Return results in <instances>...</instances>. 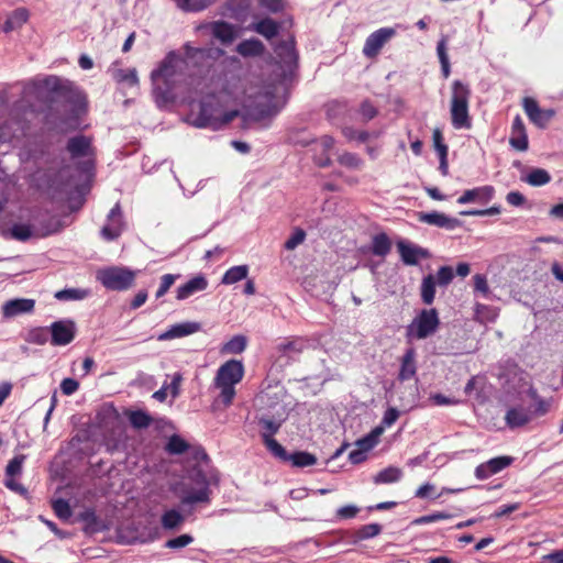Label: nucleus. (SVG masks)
<instances>
[{
  "label": "nucleus",
  "mask_w": 563,
  "mask_h": 563,
  "mask_svg": "<svg viewBox=\"0 0 563 563\" xmlns=\"http://www.w3.org/2000/svg\"><path fill=\"white\" fill-rule=\"evenodd\" d=\"M274 46L275 62L262 65L257 56L263 52L262 42L249 37V129L268 128L287 103V81L292 80L298 68L295 37H266Z\"/></svg>",
  "instance_id": "obj_1"
},
{
  "label": "nucleus",
  "mask_w": 563,
  "mask_h": 563,
  "mask_svg": "<svg viewBox=\"0 0 563 563\" xmlns=\"http://www.w3.org/2000/svg\"><path fill=\"white\" fill-rule=\"evenodd\" d=\"M42 87L48 93L47 100L51 110L55 109L54 104L62 103L64 113L68 118L76 119L78 117L82 97L70 81L57 76H48L42 80Z\"/></svg>",
  "instance_id": "obj_2"
},
{
  "label": "nucleus",
  "mask_w": 563,
  "mask_h": 563,
  "mask_svg": "<svg viewBox=\"0 0 563 563\" xmlns=\"http://www.w3.org/2000/svg\"><path fill=\"white\" fill-rule=\"evenodd\" d=\"M243 376L244 366L242 362L230 360L222 364L218 368L212 383V387L219 391L214 405L231 406L236 395L235 385L242 380Z\"/></svg>",
  "instance_id": "obj_3"
},
{
  "label": "nucleus",
  "mask_w": 563,
  "mask_h": 563,
  "mask_svg": "<svg viewBox=\"0 0 563 563\" xmlns=\"http://www.w3.org/2000/svg\"><path fill=\"white\" fill-rule=\"evenodd\" d=\"M239 115L243 121L246 120V115L241 114L238 110L224 111L220 98L216 95H208L200 102L195 125L216 131L222 129Z\"/></svg>",
  "instance_id": "obj_4"
},
{
  "label": "nucleus",
  "mask_w": 563,
  "mask_h": 563,
  "mask_svg": "<svg viewBox=\"0 0 563 563\" xmlns=\"http://www.w3.org/2000/svg\"><path fill=\"white\" fill-rule=\"evenodd\" d=\"M183 60L175 54L169 53L161 63L159 67L152 71L151 79L157 93L167 98L181 78L179 65Z\"/></svg>",
  "instance_id": "obj_5"
},
{
  "label": "nucleus",
  "mask_w": 563,
  "mask_h": 563,
  "mask_svg": "<svg viewBox=\"0 0 563 563\" xmlns=\"http://www.w3.org/2000/svg\"><path fill=\"white\" fill-rule=\"evenodd\" d=\"M285 422L280 415L261 413L255 416L254 423L258 428L262 443L271 455L284 456L285 448L274 439Z\"/></svg>",
  "instance_id": "obj_6"
},
{
  "label": "nucleus",
  "mask_w": 563,
  "mask_h": 563,
  "mask_svg": "<svg viewBox=\"0 0 563 563\" xmlns=\"http://www.w3.org/2000/svg\"><path fill=\"white\" fill-rule=\"evenodd\" d=\"M471 90L467 85L455 80L452 85L451 121L455 129H470L472 121L468 114Z\"/></svg>",
  "instance_id": "obj_7"
},
{
  "label": "nucleus",
  "mask_w": 563,
  "mask_h": 563,
  "mask_svg": "<svg viewBox=\"0 0 563 563\" xmlns=\"http://www.w3.org/2000/svg\"><path fill=\"white\" fill-rule=\"evenodd\" d=\"M440 327V318L437 309H422L406 328V338L411 340H424L433 335Z\"/></svg>",
  "instance_id": "obj_8"
},
{
  "label": "nucleus",
  "mask_w": 563,
  "mask_h": 563,
  "mask_svg": "<svg viewBox=\"0 0 563 563\" xmlns=\"http://www.w3.org/2000/svg\"><path fill=\"white\" fill-rule=\"evenodd\" d=\"M96 277L107 289L122 291L133 286L136 272L123 266H111L99 269Z\"/></svg>",
  "instance_id": "obj_9"
},
{
  "label": "nucleus",
  "mask_w": 563,
  "mask_h": 563,
  "mask_svg": "<svg viewBox=\"0 0 563 563\" xmlns=\"http://www.w3.org/2000/svg\"><path fill=\"white\" fill-rule=\"evenodd\" d=\"M307 349V340L300 336L285 339L275 347L273 366L284 368L296 362L299 355Z\"/></svg>",
  "instance_id": "obj_10"
},
{
  "label": "nucleus",
  "mask_w": 563,
  "mask_h": 563,
  "mask_svg": "<svg viewBox=\"0 0 563 563\" xmlns=\"http://www.w3.org/2000/svg\"><path fill=\"white\" fill-rule=\"evenodd\" d=\"M522 107L530 122L539 129H545L555 117L553 109H541L538 101L532 97H525Z\"/></svg>",
  "instance_id": "obj_11"
},
{
  "label": "nucleus",
  "mask_w": 563,
  "mask_h": 563,
  "mask_svg": "<svg viewBox=\"0 0 563 563\" xmlns=\"http://www.w3.org/2000/svg\"><path fill=\"white\" fill-rule=\"evenodd\" d=\"M51 344L63 346L69 344L76 335V323L73 320H59L51 324Z\"/></svg>",
  "instance_id": "obj_12"
},
{
  "label": "nucleus",
  "mask_w": 563,
  "mask_h": 563,
  "mask_svg": "<svg viewBox=\"0 0 563 563\" xmlns=\"http://www.w3.org/2000/svg\"><path fill=\"white\" fill-rule=\"evenodd\" d=\"M512 461L514 459L511 456H497L490 459L475 468V476L478 479H486L508 467Z\"/></svg>",
  "instance_id": "obj_13"
},
{
  "label": "nucleus",
  "mask_w": 563,
  "mask_h": 563,
  "mask_svg": "<svg viewBox=\"0 0 563 563\" xmlns=\"http://www.w3.org/2000/svg\"><path fill=\"white\" fill-rule=\"evenodd\" d=\"M509 144L519 152H526L529 148V140L522 118L517 114L511 124Z\"/></svg>",
  "instance_id": "obj_14"
},
{
  "label": "nucleus",
  "mask_w": 563,
  "mask_h": 563,
  "mask_svg": "<svg viewBox=\"0 0 563 563\" xmlns=\"http://www.w3.org/2000/svg\"><path fill=\"white\" fill-rule=\"evenodd\" d=\"M495 195V188L490 185L476 187L465 190L459 198L457 203L466 205L471 202L487 203Z\"/></svg>",
  "instance_id": "obj_15"
},
{
  "label": "nucleus",
  "mask_w": 563,
  "mask_h": 563,
  "mask_svg": "<svg viewBox=\"0 0 563 563\" xmlns=\"http://www.w3.org/2000/svg\"><path fill=\"white\" fill-rule=\"evenodd\" d=\"M397 249L401 261L410 266L417 265L420 258H428L430 256L428 250L405 241L397 242Z\"/></svg>",
  "instance_id": "obj_16"
},
{
  "label": "nucleus",
  "mask_w": 563,
  "mask_h": 563,
  "mask_svg": "<svg viewBox=\"0 0 563 563\" xmlns=\"http://www.w3.org/2000/svg\"><path fill=\"white\" fill-rule=\"evenodd\" d=\"M418 220L420 222L427 223L429 225L444 228L448 230H453L461 224V221L459 219L448 217L446 214L438 212V211L419 212Z\"/></svg>",
  "instance_id": "obj_17"
},
{
  "label": "nucleus",
  "mask_w": 563,
  "mask_h": 563,
  "mask_svg": "<svg viewBox=\"0 0 563 563\" xmlns=\"http://www.w3.org/2000/svg\"><path fill=\"white\" fill-rule=\"evenodd\" d=\"M108 220L110 223L101 229V234L106 240L112 241L121 234L122 230V212L119 203L110 210Z\"/></svg>",
  "instance_id": "obj_18"
},
{
  "label": "nucleus",
  "mask_w": 563,
  "mask_h": 563,
  "mask_svg": "<svg viewBox=\"0 0 563 563\" xmlns=\"http://www.w3.org/2000/svg\"><path fill=\"white\" fill-rule=\"evenodd\" d=\"M35 300L27 298H16L8 300L2 307V313L5 318H13L22 313H30L34 310Z\"/></svg>",
  "instance_id": "obj_19"
},
{
  "label": "nucleus",
  "mask_w": 563,
  "mask_h": 563,
  "mask_svg": "<svg viewBox=\"0 0 563 563\" xmlns=\"http://www.w3.org/2000/svg\"><path fill=\"white\" fill-rule=\"evenodd\" d=\"M211 500V489L205 484L199 489H190L180 496L181 506H194L196 504L209 505Z\"/></svg>",
  "instance_id": "obj_20"
},
{
  "label": "nucleus",
  "mask_w": 563,
  "mask_h": 563,
  "mask_svg": "<svg viewBox=\"0 0 563 563\" xmlns=\"http://www.w3.org/2000/svg\"><path fill=\"white\" fill-rule=\"evenodd\" d=\"M208 287V280L202 275L196 276L186 284L179 286L176 291L177 300H185L198 291H202Z\"/></svg>",
  "instance_id": "obj_21"
},
{
  "label": "nucleus",
  "mask_w": 563,
  "mask_h": 563,
  "mask_svg": "<svg viewBox=\"0 0 563 563\" xmlns=\"http://www.w3.org/2000/svg\"><path fill=\"white\" fill-rule=\"evenodd\" d=\"M66 150L73 158L88 156L91 151V140L85 135L70 137L67 142Z\"/></svg>",
  "instance_id": "obj_22"
},
{
  "label": "nucleus",
  "mask_w": 563,
  "mask_h": 563,
  "mask_svg": "<svg viewBox=\"0 0 563 563\" xmlns=\"http://www.w3.org/2000/svg\"><path fill=\"white\" fill-rule=\"evenodd\" d=\"M273 456L282 462H291L292 466H295V467H307V466H312L317 463L316 455L312 453L306 452V451H298L292 454H289L285 450L284 456H280V455H273Z\"/></svg>",
  "instance_id": "obj_23"
},
{
  "label": "nucleus",
  "mask_w": 563,
  "mask_h": 563,
  "mask_svg": "<svg viewBox=\"0 0 563 563\" xmlns=\"http://www.w3.org/2000/svg\"><path fill=\"white\" fill-rule=\"evenodd\" d=\"M286 23L290 25L291 21L277 22L273 19H264L253 27L249 26V31H255L261 35H278L280 32L287 31Z\"/></svg>",
  "instance_id": "obj_24"
},
{
  "label": "nucleus",
  "mask_w": 563,
  "mask_h": 563,
  "mask_svg": "<svg viewBox=\"0 0 563 563\" xmlns=\"http://www.w3.org/2000/svg\"><path fill=\"white\" fill-rule=\"evenodd\" d=\"M30 16L29 10L26 8H16L10 14H8L3 25L2 31L4 33H10L20 29L24 23L27 22Z\"/></svg>",
  "instance_id": "obj_25"
},
{
  "label": "nucleus",
  "mask_w": 563,
  "mask_h": 563,
  "mask_svg": "<svg viewBox=\"0 0 563 563\" xmlns=\"http://www.w3.org/2000/svg\"><path fill=\"white\" fill-rule=\"evenodd\" d=\"M505 420L510 429L520 428L531 421V415L525 408L514 407L507 410Z\"/></svg>",
  "instance_id": "obj_26"
},
{
  "label": "nucleus",
  "mask_w": 563,
  "mask_h": 563,
  "mask_svg": "<svg viewBox=\"0 0 563 563\" xmlns=\"http://www.w3.org/2000/svg\"><path fill=\"white\" fill-rule=\"evenodd\" d=\"M416 351L415 349L410 347L406 350L405 354L401 357V366L398 378L402 382L409 380L416 375Z\"/></svg>",
  "instance_id": "obj_27"
},
{
  "label": "nucleus",
  "mask_w": 563,
  "mask_h": 563,
  "mask_svg": "<svg viewBox=\"0 0 563 563\" xmlns=\"http://www.w3.org/2000/svg\"><path fill=\"white\" fill-rule=\"evenodd\" d=\"M199 325L194 322H185L173 325L169 330L162 333L158 340H172L175 338H181L198 331Z\"/></svg>",
  "instance_id": "obj_28"
},
{
  "label": "nucleus",
  "mask_w": 563,
  "mask_h": 563,
  "mask_svg": "<svg viewBox=\"0 0 563 563\" xmlns=\"http://www.w3.org/2000/svg\"><path fill=\"white\" fill-rule=\"evenodd\" d=\"M383 530L379 523H368L361 526L358 529L351 532V544H357L363 540L377 537Z\"/></svg>",
  "instance_id": "obj_29"
},
{
  "label": "nucleus",
  "mask_w": 563,
  "mask_h": 563,
  "mask_svg": "<svg viewBox=\"0 0 563 563\" xmlns=\"http://www.w3.org/2000/svg\"><path fill=\"white\" fill-rule=\"evenodd\" d=\"M112 77L118 84H124L128 87H135L139 85V78L135 68H115L112 70Z\"/></svg>",
  "instance_id": "obj_30"
},
{
  "label": "nucleus",
  "mask_w": 563,
  "mask_h": 563,
  "mask_svg": "<svg viewBox=\"0 0 563 563\" xmlns=\"http://www.w3.org/2000/svg\"><path fill=\"white\" fill-rule=\"evenodd\" d=\"M227 11V16L243 23L246 21V0H229Z\"/></svg>",
  "instance_id": "obj_31"
},
{
  "label": "nucleus",
  "mask_w": 563,
  "mask_h": 563,
  "mask_svg": "<svg viewBox=\"0 0 563 563\" xmlns=\"http://www.w3.org/2000/svg\"><path fill=\"white\" fill-rule=\"evenodd\" d=\"M391 250V241L386 233L376 234L372 241V253L385 257Z\"/></svg>",
  "instance_id": "obj_32"
},
{
  "label": "nucleus",
  "mask_w": 563,
  "mask_h": 563,
  "mask_svg": "<svg viewBox=\"0 0 563 563\" xmlns=\"http://www.w3.org/2000/svg\"><path fill=\"white\" fill-rule=\"evenodd\" d=\"M402 476V471L396 466H389L374 476L375 484H391L398 482Z\"/></svg>",
  "instance_id": "obj_33"
},
{
  "label": "nucleus",
  "mask_w": 563,
  "mask_h": 563,
  "mask_svg": "<svg viewBox=\"0 0 563 563\" xmlns=\"http://www.w3.org/2000/svg\"><path fill=\"white\" fill-rule=\"evenodd\" d=\"M125 416L135 429H145L152 423V417L143 410H128Z\"/></svg>",
  "instance_id": "obj_34"
},
{
  "label": "nucleus",
  "mask_w": 563,
  "mask_h": 563,
  "mask_svg": "<svg viewBox=\"0 0 563 563\" xmlns=\"http://www.w3.org/2000/svg\"><path fill=\"white\" fill-rule=\"evenodd\" d=\"M435 277L431 274L423 277L421 283V300L426 305H431L435 297Z\"/></svg>",
  "instance_id": "obj_35"
},
{
  "label": "nucleus",
  "mask_w": 563,
  "mask_h": 563,
  "mask_svg": "<svg viewBox=\"0 0 563 563\" xmlns=\"http://www.w3.org/2000/svg\"><path fill=\"white\" fill-rule=\"evenodd\" d=\"M523 180L530 186L541 187L551 181V175L543 168H533Z\"/></svg>",
  "instance_id": "obj_36"
},
{
  "label": "nucleus",
  "mask_w": 563,
  "mask_h": 563,
  "mask_svg": "<svg viewBox=\"0 0 563 563\" xmlns=\"http://www.w3.org/2000/svg\"><path fill=\"white\" fill-rule=\"evenodd\" d=\"M185 517L177 510L170 509L163 514L161 522L164 529H175L183 525Z\"/></svg>",
  "instance_id": "obj_37"
},
{
  "label": "nucleus",
  "mask_w": 563,
  "mask_h": 563,
  "mask_svg": "<svg viewBox=\"0 0 563 563\" xmlns=\"http://www.w3.org/2000/svg\"><path fill=\"white\" fill-rule=\"evenodd\" d=\"M446 49H448L446 42L444 38H441L437 45V53H438V57H439V60L441 64L442 75L445 79L449 78V76L451 74L450 62H449V56H448Z\"/></svg>",
  "instance_id": "obj_38"
},
{
  "label": "nucleus",
  "mask_w": 563,
  "mask_h": 563,
  "mask_svg": "<svg viewBox=\"0 0 563 563\" xmlns=\"http://www.w3.org/2000/svg\"><path fill=\"white\" fill-rule=\"evenodd\" d=\"M245 344H246L245 338L243 335H236V336L232 338L230 341H228L227 343H224L221 346L220 352H221V354L241 353L244 350Z\"/></svg>",
  "instance_id": "obj_39"
},
{
  "label": "nucleus",
  "mask_w": 563,
  "mask_h": 563,
  "mask_svg": "<svg viewBox=\"0 0 563 563\" xmlns=\"http://www.w3.org/2000/svg\"><path fill=\"white\" fill-rule=\"evenodd\" d=\"M246 277V265L231 267L222 277V283L231 285Z\"/></svg>",
  "instance_id": "obj_40"
},
{
  "label": "nucleus",
  "mask_w": 563,
  "mask_h": 563,
  "mask_svg": "<svg viewBox=\"0 0 563 563\" xmlns=\"http://www.w3.org/2000/svg\"><path fill=\"white\" fill-rule=\"evenodd\" d=\"M218 0H180L181 7L188 10V13H199L212 4H214Z\"/></svg>",
  "instance_id": "obj_41"
},
{
  "label": "nucleus",
  "mask_w": 563,
  "mask_h": 563,
  "mask_svg": "<svg viewBox=\"0 0 563 563\" xmlns=\"http://www.w3.org/2000/svg\"><path fill=\"white\" fill-rule=\"evenodd\" d=\"M388 38L389 37H368L363 48L364 54L369 58L375 57Z\"/></svg>",
  "instance_id": "obj_42"
},
{
  "label": "nucleus",
  "mask_w": 563,
  "mask_h": 563,
  "mask_svg": "<svg viewBox=\"0 0 563 563\" xmlns=\"http://www.w3.org/2000/svg\"><path fill=\"white\" fill-rule=\"evenodd\" d=\"M52 508L60 520H68L73 515L69 503L63 498L54 500Z\"/></svg>",
  "instance_id": "obj_43"
},
{
  "label": "nucleus",
  "mask_w": 563,
  "mask_h": 563,
  "mask_svg": "<svg viewBox=\"0 0 563 563\" xmlns=\"http://www.w3.org/2000/svg\"><path fill=\"white\" fill-rule=\"evenodd\" d=\"M87 290L79 288L63 289L55 294V298L62 301L81 300L87 296Z\"/></svg>",
  "instance_id": "obj_44"
},
{
  "label": "nucleus",
  "mask_w": 563,
  "mask_h": 563,
  "mask_svg": "<svg viewBox=\"0 0 563 563\" xmlns=\"http://www.w3.org/2000/svg\"><path fill=\"white\" fill-rule=\"evenodd\" d=\"M188 443L177 434L172 435L166 445V450L170 454H183L188 450Z\"/></svg>",
  "instance_id": "obj_45"
},
{
  "label": "nucleus",
  "mask_w": 563,
  "mask_h": 563,
  "mask_svg": "<svg viewBox=\"0 0 563 563\" xmlns=\"http://www.w3.org/2000/svg\"><path fill=\"white\" fill-rule=\"evenodd\" d=\"M11 235L13 239L24 242L33 235V231L29 224L16 223L11 228Z\"/></svg>",
  "instance_id": "obj_46"
},
{
  "label": "nucleus",
  "mask_w": 563,
  "mask_h": 563,
  "mask_svg": "<svg viewBox=\"0 0 563 563\" xmlns=\"http://www.w3.org/2000/svg\"><path fill=\"white\" fill-rule=\"evenodd\" d=\"M450 518H452L451 514L438 511V512H433L430 515H426V516L416 518L412 521V525L421 526V525L432 523V522H437V521L445 520V519H450Z\"/></svg>",
  "instance_id": "obj_47"
},
{
  "label": "nucleus",
  "mask_w": 563,
  "mask_h": 563,
  "mask_svg": "<svg viewBox=\"0 0 563 563\" xmlns=\"http://www.w3.org/2000/svg\"><path fill=\"white\" fill-rule=\"evenodd\" d=\"M26 456L24 454L15 455L12 460L9 461L5 467V474L8 477H14L22 472V465L25 461Z\"/></svg>",
  "instance_id": "obj_48"
},
{
  "label": "nucleus",
  "mask_w": 563,
  "mask_h": 563,
  "mask_svg": "<svg viewBox=\"0 0 563 563\" xmlns=\"http://www.w3.org/2000/svg\"><path fill=\"white\" fill-rule=\"evenodd\" d=\"M78 518L86 523V531H97L98 518L93 509H86L79 514Z\"/></svg>",
  "instance_id": "obj_49"
},
{
  "label": "nucleus",
  "mask_w": 563,
  "mask_h": 563,
  "mask_svg": "<svg viewBox=\"0 0 563 563\" xmlns=\"http://www.w3.org/2000/svg\"><path fill=\"white\" fill-rule=\"evenodd\" d=\"M305 239H306V232L302 229L297 228V229L294 230L291 235L287 239V241L285 242L284 246H285L286 250L292 251L299 244H301L305 241Z\"/></svg>",
  "instance_id": "obj_50"
},
{
  "label": "nucleus",
  "mask_w": 563,
  "mask_h": 563,
  "mask_svg": "<svg viewBox=\"0 0 563 563\" xmlns=\"http://www.w3.org/2000/svg\"><path fill=\"white\" fill-rule=\"evenodd\" d=\"M179 275L165 274L161 277V284L156 291V298L163 297L174 285Z\"/></svg>",
  "instance_id": "obj_51"
},
{
  "label": "nucleus",
  "mask_w": 563,
  "mask_h": 563,
  "mask_svg": "<svg viewBox=\"0 0 563 563\" xmlns=\"http://www.w3.org/2000/svg\"><path fill=\"white\" fill-rule=\"evenodd\" d=\"M210 35H238L234 31V25L231 23L219 21L213 24Z\"/></svg>",
  "instance_id": "obj_52"
},
{
  "label": "nucleus",
  "mask_w": 563,
  "mask_h": 563,
  "mask_svg": "<svg viewBox=\"0 0 563 563\" xmlns=\"http://www.w3.org/2000/svg\"><path fill=\"white\" fill-rule=\"evenodd\" d=\"M194 541L190 534H181L166 541L165 547L168 549H181L189 545Z\"/></svg>",
  "instance_id": "obj_53"
},
{
  "label": "nucleus",
  "mask_w": 563,
  "mask_h": 563,
  "mask_svg": "<svg viewBox=\"0 0 563 563\" xmlns=\"http://www.w3.org/2000/svg\"><path fill=\"white\" fill-rule=\"evenodd\" d=\"M454 278V272L451 266H441L437 273L435 282L440 286L449 285Z\"/></svg>",
  "instance_id": "obj_54"
},
{
  "label": "nucleus",
  "mask_w": 563,
  "mask_h": 563,
  "mask_svg": "<svg viewBox=\"0 0 563 563\" xmlns=\"http://www.w3.org/2000/svg\"><path fill=\"white\" fill-rule=\"evenodd\" d=\"M338 162L341 165L350 168H360L362 165L361 158L357 157L355 154L349 152L341 154L338 158Z\"/></svg>",
  "instance_id": "obj_55"
},
{
  "label": "nucleus",
  "mask_w": 563,
  "mask_h": 563,
  "mask_svg": "<svg viewBox=\"0 0 563 563\" xmlns=\"http://www.w3.org/2000/svg\"><path fill=\"white\" fill-rule=\"evenodd\" d=\"M417 498H433L437 499L441 496V494H435V486L430 483H426L421 485L415 493Z\"/></svg>",
  "instance_id": "obj_56"
},
{
  "label": "nucleus",
  "mask_w": 563,
  "mask_h": 563,
  "mask_svg": "<svg viewBox=\"0 0 563 563\" xmlns=\"http://www.w3.org/2000/svg\"><path fill=\"white\" fill-rule=\"evenodd\" d=\"M433 146L439 154L449 152L448 145L444 143L443 135L440 129H434L432 133Z\"/></svg>",
  "instance_id": "obj_57"
},
{
  "label": "nucleus",
  "mask_w": 563,
  "mask_h": 563,
  "mask_svg": "<svg viewBox=\"0 0 563 563\" xmlns=\"http://www.w3.org/2000/svg\"><path fill=\"white\" fill-rule=\"evenodd\" d=\"M360 512V508L354 506V505H345L343 507H340L338 510H336V518L338 519H352V518H355L357 516V514Z\"/></svg>",
  "instance_id": "obj_58"
},
{
  "label": "nucleus",
  "mask_w": 563,
  "mask_h": 563,
  "mask_svg": "<svg viewBox=\"0 0 563 563\" xmlns=\"http://www.w3.org/2000/svg\"><path fill=\"white\" fill-rule=\"evenodd\" d=\"M342 133L347 140H358L360 142H366L369 137V134L366 131H355L350 126H345L342 130Z\"/></svg>",
  "instance_id": "obj_59"
},
{
  "label": "nucleus",
  "mask_w": 563,
  "mask_h": 563,
  "mask_svg": "<svg viewBox=\"0 0 563 563\" xmlns=\"http://www.w3.org/2000/svg\"><path fill=\"white\" fill-rule=\"evenodd\" d=\"M79 388V383L74 378H64L60 383L62 393L66 396L73 395Z\"/></svg>",
  "instance_id": "obj_60"
},
{
  "label": "nucleus",
  "mask_w": 563,
  "mask_h": 563,
  "mask_svg": "<svg viewBox=\"0 0 563 563\" xmlns=\"http://www.w3.org/2000/svg\"><path fill=\"white\" fill-rule=\"evenodd\" d=\"M474 289L476 291L482 292L484 296H486L489 292V287L487 284V279L482 274H476L474 277Z\"/></svg>",
  "instance_id": "obj_61"
},
{
  "label": "nucleus",
  "mask_w": 563,
  "mask_h": 563,
  "mask_svg": "<svg viewBox=\"0 0 563 563\" xmlns=\"http://www.w3.org/2000/svg\"><path fill=\"white\" fill-rule=\"evenodd\" d=\"M360 112L366 121L372 120L377 115V109L369 101L362 102Z\"/></svg>",
  "instance_id": "obj_62"
},
{
  "label": "nucleus",
  "mask_w": 563,
  "mask_h": 563,
  "mask_svg": "<svg viewBox=\"0 0 563 563\" xmlns=\"http://www.w3.org/2000/svg\"><path fill=\"white\" fill-rule=\"evenodd\" d=\"M398 418L399 411L396 408L390 407L385 411L382 423L385 427H390L397 421Z\"/></svg>",
  "instance_id": "obj_63"
},
{
  "label": "nucleus",
  "mask_w": 563,
  "mask_h": 563,
  "mask_svg": "<svg viewBox=\"0 0 563 563\" xmlns=\"http://www.w3.org/2000/svg\"><path fill=\"white\" fill-rule=\"evenodd\" d=\"M506 201L514 207H520L526 202V197L519 191H510L506 196Z\"/></svg>",
  "instance_id": "obj_64"
}]
</instances>
